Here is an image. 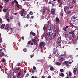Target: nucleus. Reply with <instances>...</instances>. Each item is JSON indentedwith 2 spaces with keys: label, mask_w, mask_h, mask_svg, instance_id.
<instances>
[{
  "label": "nucleus",
  "mask_w": 78,
  "mask_h": 78,
  "mask_svg": "<svg viewBox=\"0 0 78 78\" xmlns=\"http://www.w3.org/2000/svg\"><path fill=\"white\" fill-rule=\"evenodd\" d=\"M27 19H30V15L29 14H28L27 16Z\"/></svg>",
  "instance_id": "ea45409f"
},
{
  "label": "nucleus",
  "mask_w": 78,
  "mask_h": 78,
  "mask_svg": "<svg viewBox=\"0 0 78 78\" xmlns=\"http://www.w3.org/2000/svg\"><path fill=\"white\" fill-rule=\"evenodd\" d=\"M47 29V27H45V26H44L43 27V30H44V31H45V30Z\"/></svg>",
  "instance_id": "a878e982"
},
{
  "label": "nucleus",
  "mask_w": 78,
  "mask_h": 78,
  "mask_svg": "<svg viewBox=\"0 0 78 78\" xmlns=\"http://www.w3.org/2000/svg\"><path fill=\"white\" fill-rule=\"evenodd\" d=\"M33 69H34V70H36V67L35 66H33Z\"/></svg>",
  "instance_id": "3c124183"
},
{
  "label": "nucleus",
  "mask_w": 78,
  "mask_h": 78,
  "mask_svg": "<svg viewBox=\"0 0 78 78\" xmlns=\"http://www.w3.org/2000/svg\"><path fill=\"white\" fill-rule=\"evenodd\" d=\"M65 28H66V29H67V28H69V26H66L65 27Z\"/></svg>",
  "instance_id": "4d7b16f0"
},
{
  "label": "nucleus",
  "mask_w": 78,
  "mask_h": 78,
  "mask_svg": "<svg viewBox=\"0 0 78 78\" xmlns=\"http://www.w3.org/2000/svg\"><path fill=\"white\" fill-rule=\"evenodd\" d=\"M9 28V24H7L5 27V30H8Z\"/></svg>",
  "instance_id": "4468645a"
},
{
  "label": "nucleus",
  "mask_w": 78,
  "mask_h": 78,
  "mask_svg": "<svg viewBox=\"0 0 78 78\" xmlns=\"http://www.w3.org/2000/svg\"><path fill=\"white\" fill-rule=\"evenodd\" d=\"M54 70H55V68H53V67L51 66L50 68V70H51V71H53Z\"/></svg>",
  "instance_id": "aec40b11"
},
{
  "label": "nucleus",
  "mask_w": 78,
  "mask_h": 78,
  "mask_svg": "<svg viewBox=\"0 0 78 78\" xmlns=\"http://www.w3.org/2000/svg\"><path fill=\"white\" fill-rule=\"evenodd\" d=\"M73 33H74V31H73L71 32H69V34H72Z\"/></svg>",
  "instance_id": "79ce46f5"
},
{
  "label": "nucleus",
  "mask_w": 78,
  "mask_h": 78,
  "mask_svg": "<svg viewBox=\"0 0 78 78\" xmlns=\"http://www.w3.org/2000/svg\"><path fill=\"white\" fill-rule=\"evenodd\" d=\"M48 78H51V76H50V75L48 76Z\"/></svg>",
  "instance_id": "774afa93"
},
{
  "label": "nucleus",
  "mask_w": 78,
  "mask_h": 78,
  "mask_svg": "<svg viewBox=\"0 0 78 78\" xmlns=\"http://www.w3.org/2000/svg\"><path fill=\"white\" fill-rule=\"evenodd\" d=\"M5 26V24H3L2 25H1V29H3L4 28V27Z\"/></svg>",
  "instance_id": "a211bd4d"
},
{
  "label": "nucleus",
  "mask_w": 78,
  "mask_h": 78,
  "mask_svg": "<svg viewBox=\"0 0 78 78\" xmlns=\"http://www.w3.org/2000/svg\"><path fill=\"white\" fill-rule=\"evenodd\" d=\"M16 66H21V63L19 62L18 63Z\"/></svg>",
  "instance_id": "bb28decb"
},
{
  "label": "nucleus",
  "mask_w": 78,
  "mask_h": 78,
  "mask_svg": "<svg viewBox=\"0 0 78 78\" xmlns=\"http://www.w3.org/2000/svg\"><path fill=\"white\" fill-rule=\"evenodd\" d=\"M3 10L4 12H6L7 11V9H6L5 8H3Z\"/></svg>",
  "instance_id": "393cba45"
},
{
  "label": "nucleus",
  "mask_w": 78,
  "mask_h": 78,
  "mask_svg": "<svg viewBox=\"0 0 78 78\" xmlns=\"http://www.w3.org/2000/svg\"><path fill=\"white\" fill-rule=\"evenodd\" d=\"M64 62V63H65V64H67V63H68L69 61H65Z\"/></svg>",
  "instance_id": "e433bc0d"
},
{
  "label": "nucleus",
  "mask_w": 78,
  "mask_h": 78,
  "mask_svg": "<svg viewBox=\"0 0 78 78\" xmlns=\"http://www.w3.org/2000/svg\"><path fill=\"white\" fill-rule=\"evenodd\" d=\"M14 2L15 3H16V4H18V2L16 0H14Z\"/></svg>",
  "instance_id": "c03bdc74"
},
{
  "label": "nucleus",
  "mask_w": 78,
  "mask_h": 78,
  "mask_svg": "<svg viewBox=\"0 0 78 78\" xmlns=\"http://www.w3.org/2000/svg\"><path fill=\"white\" fill-rule=\"evenodd\" d=\"M78 17V16L76 15H73L71 18V20H73L74 19H76Z\"/></svg>",
  "instance_id": "39448f33"
},
{
  "label": "nucleus",
  "mask_w": 78,
  "mask_h": 78,
  "mask_svg": "<svg viewBox=\"0 0 78 78\" xmlns=\"http://www.w3.org/2000/svg\"><path fill=\"white\" fill-rule=\"evenodd\" d=\"M56 33H52L51 34V36H53V38L54 39H55V37L56 36Z\"/></svg>",
  "instance_id": "423d86ee"
},
{
  "label": "nucleus",
  "mask_w": 78,
  "mask_h": 78,
  "mask_svg": "<svg viewBox=\"0 0 78 78\" xmlns=\"http://www.w3.org/2000/svg\"><path fill=\"white\" fill-rule=\"evenodd\" d=\"M0 55L1 56H4V53L3 52H0Z\"/></svg>",
  "instance_id": "4be33fe9"
},
{
  "label": "nucleus",
  "mask_w": 78,
  "mask_h": 78,
  "mask_svg": "<svg viewBox=\"0 0 78 78\" xmlns=\"http://www.w3.org/2000/svg\"><path fill=\"white\" fill-rule=\"evenodd\" d=\"M14 1H12V6H14Z\"/></svg>",
  "instance_id": "58836bf2"
},
{
  "label": "nucleus",
  "mask_w": 78,
  "mask_h": 78,
  "mask_svg": "<svg viewBox=\"0 0 78 78\" xmlns=\"http://www.w3.org/2000/svg\"><path fill=\"white\" fill-rule=\"evenodd\" d=\"M59 75L62 78H64V73H61Z\"/></svg>",
  "instance_id": "2eb2a0df"
},
{
  "label": "nucleus",
  "mask_w": 78,
  "mask_h": 78,
  "mask_svg": "<svg viewBox=\"0 0 78 78\" xmlns=\"http://www.w3.org/2000/svg\"><path fill=\"white\" fill-rule=\"evenodd\" d=\"M64 14V13H63L62 12L61 13V14H60L61 16H63V15Z\"/></svg>",
  "instance_id": "0e129e2a"
},
{
  "label": "nucleus",
  "mask_w": 78,
  "mask_h": 78,
  "mask_svg": "<svg viewBox=\"0 0 78 78\" xmlns=\"http://www.w3.org/2000/svg\"><path fill=\"white\" fill-rule=\"evenodd\" d=\"M6 20H7V21H8V22H10V20L9 19H6Z\"/></svg>",
  "instance_id": "de8ad7c7"
},
{
  "label": "nucleus",
  "mask_w": 78,
  "mask_h": 78,
  "mask_svg": "<svg viewBox=\"0 0 78 78\" xmlns=\"http://www.w3.org/2000/svg\"><path fill=\"white\" fill-rule=\"evenodd\" d=\"M61 0H57V2H58V3H61V2H60Z\"/></svg>",
  "instance_id": "69168bd1"
},
{
  "label": "nucleus",
  "mask_w": 78,
  "mask_h": 78,
  "mask_svg": "<svg viewBox=\"0 0 78 78\" xmlns=\"http://www.w3.org/2000/svg\"><path fill=\"white\" fill-rule=\"evenodd\" d=\"M70 26H71V27H74V25H73L72 24V23H70Z\"/></svg>",
  "instance_id": "f704fd0d"
},
{
  "label": "nucleus",
  "mask_w": 78,
  "mask_h": 78,
  "mask_svg": "<svg viewBox=\"0 0 78 78\" xmlns=\"http://www.w3.org/2000/svg\"><path fill=\"white\" fill-rule=\"evenodd\" d=\"M53 54H56V50L55 48H54L53 49Z\"/></svg>",
  "instance_id": "6ab92c4d"
},
{
  "label": "nucleus",
  "mask_w": 78,
  "mask_h": 78,
  "mask_svg": "<svg viewBox=\"0 0 78 78\" xmlns=\"http://www.w3.org/2000/svg\"><path fill=\"white\" fill-rule=\"evenodd\" d=\"M3 6H2V5H0V9H3Z\"/></svg>",
  "instance_id": "e2e57ef3"
},
{
  "label": "nucleus",
  "mask_w": 78,
  "mask_h": 78,
  "mask_svg": "<svg viewBox=\"0 0 78 78\" xmlns=\"http://www.w3.org/2000/svg\"><path fill=\"white\" fill-rule=\"evenodd\" d=\"M47 35L48 37H50V33L48 32L47 33Z\"/></svg>",
  "instance_id": "cd10ccee"
},
{
  "label": "nucleus",
  "mask_w": 78,
  "mask_h": 78,
  "mask_svg": "<svg viewBox=\"0 0 78 78\" xmlns=\"http://www.w3.org/2000/svg\"><path fill=\"white\" fill-rule=\"evenodd\" d=\"M63 30L64 31H67V29H66L65 27H63Z\"/></svg>",
  "instance_id": "a19ab883"
},
{
  "label": "nucleus",
  "mask_w": 78,
  "mask_h": 78,
  "mask_svg": "<svg viewBox=\"0 0 78 78\" xmlns=\"http://www.w3.org/2000/svg\"><path fill=\"white\" fill-rule=\"evenodd\" d=\"M55 20L57 22L59 23V19L58 18L56 17L55 18Z\"/></svg>",
  "instance_id": "f8f14e48"
},
{
  "label": "nucleus",
  "mask_w": 78,
  "mask_h": 78,
  "mask_svg": "<svg viewBox=\"0 0 78 78\" xmlns=\"http://www.w3.org/2000/svg\"><path fill=\"white\" fill-rule=\"evenodd\" d=\"M63 36H65V38H67L68 37V34L66 33H64Z\"/></svg>",
  "instance_id": "ddd939ff"
},
{
  "label": "nucleus",
  "mask_w": 78,
  "mask_h": 78,
  "mask_svg": "<svg viewBox=\"0 0 78 78\" xmlns=\"http://www.w3.org/2000/svg\"><path fill=\"white\" fill-rule=\"evenodd\" d=\"M77 23V22H76V21L75 20H74L73 21V24H74V23Z\"/></svg>",
  "instance_id": "473e14b6"
},
{
  "label": "nucleus",
  "mask_w": 78,
  "mask_h": 78,
  "mask_svg": "<svg viewBox=\"0 0 78 78\" xmlns=\"http://www.w3.org/2000/svg\"><path fill=\"white\" fill-rule=\"evenodd\" d=\"M43 15H45V9H43Z\"/></svg>",
  "instance_id": "412c9836"
},
{
  "label": "nucleus",
  "mask_w": 78,
  "mask_h": 78,
  "mask_svg": "<svg viewBox=\"0 0 78 78\" xmlns=\"http://www.w3.org/2000/svg\"><path fill=\"white\" fill-rule=\"evenodd\" d=\"M35 72V71H34V70H32V73H34Z\"/></svg>",
  "instance_id": "338daca9"
},
{
  "label": "nucleus",
  "mask_w": 78,
  "mask_h": 78,
  "mask_svg": "<svg viewBox=\"0 0 78 78\" xmlns=\"http://www.w3.org/2000/svg\"><path fill=\"white\" fill-rule=\"evenodd\" d=\"M23 50L24 52H27V49L26 48H24Z\"/></svg>",
  "instance_id": "4c0bfd02"
},
{
  "label": "nucleus",
  "mask_w": 78,
  "mask_h": 78,
  "mask_svg": "<svg viewBox=\"0 0 78 78\" xmlns=\"http://www.w3.org/2000/svg\"><path fill=\"white\" fill-rule=\"evenodd\" d=\"M18 25L19 27H20V23L19 22L18 23Z\"/></svg>",
  "instance_id": "864d4df0"
},
{
  "label": "nucleus",
  "mask_w": 78,
  "mask_h": 78,
  "mask_svg": "<svg viewBox=\"0 0 78 78\" xmlns=\"http://www.w3.org/2000/svg\"><path fill=\"white\" fill-rule=\"evenodd\" d=\"M28 44L30 45V44H31V41H28Z\"/></svg>",
  "instance_id": "052dcab7"
},
{
  "label": "nucleus",
  "mask_w": 78,
  "mask_h": 78,
  "mask_svg": "<svg viewBox=\"0 0 78 78\" xmlns=\"http://www.w3.org/2000/svg\"><path fill=\"white\" fill-rule=\"evenodd\" d=\"M32 35L34 36H36V34L34 32H32Z\"/></svg>",
  "instance_id": "49530a36"
},
{
  "label": "nucleus",
  "mask_w": 78,
  "mask_h": 78,
  "mask_svg": "<svg viewBox=\"0 0 78 78\" xmlns=\"http://www.w3.org/2000/svg\"><path fill=\"white\" fill-rule=\"evenodd\" d=\"M66 10L69 9V6H66Z\"/></svg>",
  "instance_id": "603ef678"
},
{
  "label": "nucleus",
  "mask_w": 78,
  "mask_h": 78,
  "mask_svg": "<svg viewBox=\"0 0 78 78\" xmlns=\"http://www.w3.org/2000/svg\"><path fill=\"white\" fill-rule=\"evenodd\" d=\"M7 17H8V16L6 15L5 16V19H7Z\"/></svg>",
  "instance_id": "680f3d73"
},
{
  "label": "nucleus",
  "mask_w": 78,
  "mask_h": 78,
  "mask_svg": "<svg viewBox=\"0 0 78 78\" xmlns=\"http://www.w3.org/2000/svg\"><path fill=\"white\" fill-rule=\"evenodd\" d=\"M37 61L39 62H42V61L41 60H38Z\"/></svg>",
  "instance_id": "09e8293b"
},
{
  "label": "nucleus",
  "mask_w": 78,
  "mask_h": 78,
  "mask_svg": "<svg viewBox=\"0 0 78 78\" xmlns=\"http://www.w3.org/2000/svg\"><path fill=\"white\" fill-rule=\"evenodd\" d=\"M17 76H19V75H21V73L20 72H18L17 73Z\"/></svg>",
  "instance_id": "2f4dec72"
},
{
  "label": "nucleus",
  "mask_w": 78,
  "mask_h": 78,
  "mask_svg": "<svg viewBox=\"0 0 78 78\" xmlns=\"http://www.w3.org/2000/svg\"><path fill=\"white\" fill-rule=\"evenodd\" d=\"M59 62H62L64 61V58H60L58 59Z\"/></svg>",
  "instance_id": "dca6fc26"
},
{
  "label": "nucleus",
  "mask_w": 78,
  "mask_h": 78,
  "mask_svg": "<svg viewBox=\"0 0 78 78\" xmlns=\"http://www.w3.org/2000/svg\"><path fill=\"white\" fill-rule=\"evenodd\" d=\"M2 61L3 62H6V59L4 58H3Z\"/></svg>",
  "instance_id": "c9c22d12"
},
{
  "label": "nucleus",
  "mask_w": 78,
  "mask_h": 78,
  "mask_svg": "<svg viewBox=\"0 0 78 78\" xmlns=\"http://www.w3.org/2000/svg\"><path fill=\"white\" fill-rule=\"evenodd\" d=\"M76 71H77V68H75L73 69V73L74 75L76 74Z\"/></svg>",
  "instance_id": "6e6552de"
},
{
  "label": "nucleus",
  "mask_w": 78,
  "mask_h": 78,
  "mask_svg": "<svg viewBox=\"0 0 78 78\" xmlns=\"http://www.w3.org/2000/svg\"><path fill=\"white\" fill-rule=\"evenodd\" d=\"M66 7L65 6L64 7V11H66Z\"/></svg>",
  "instance_id": "bf43d9fd"
},
{
  "label": "nucleus",
  "mask_w": 78,
  "mask_h": 78,
  "mask_svg": "<svg viewBox=\"0 0 78 78\" xmlns=\"http://www.w3.org/2000/svg\"><path fill=\"white\" fill-rule=\"evenodd\" d=\"M31 78H37V77H35L34 76H32Z\"/></svg>",
  "instance_id": "13d9d810"
},
{
  "label": "nucleus",
  "mask_w": 78,
  "mask_h": 78,
  "mask_svg": "<svg viewBox=\"0 0 78 78\" xmlns=\"http://www.w3.org/2000/svg\"><path fill=\"white\" fill-rule=\"evenodd\" d=\"M29 14H30V15H32V16H33V12L32 11H30Z\"/></svg>",
  "instance_id": "7c9ffc66"
},
{
  "label": "nucleus",
  "mask_w": 78,
  "mask_h": 78,
  "mask_svg": "<svg viewBox=\"0 0 78 78\" xmlns=\"http://www.w3.org/2000/svg\"><path fill=\"white\" fill-rule=\"evenodd\" d=\"M45 45V42H40L39 43V47L40 48H42Z\"/></svg>",
  "instance_id": "f03ea898"
},
{
  "label": "nucleus",
  "mask_w": 78,
  "mask_h": 78,
  "mask_svg": "<svg viewBox=\"0 0 78 78\" xmlns=\"http://www.w3.org/2000/svg\"><path fill=\"white\" fill-rule=\"evenodd\" d=\"M51 14H55V11L53 9H51Z\"/></svg>",
  "instance_id": "1a4fd4ad"
},
{
  "label": "nucleus",
  "mask_w": 78,
  "mask_h": 78,
  "mask_svg": "<svg viewBox=\"0 0 78 78\" xmlns=\"http://www.w3.org/2000/svg\"><path fill=\"white\" fill-rule=\"evenodd\" d=\"M60 71L61 72H64V70L62 69H60Z\"/></svg>",
  "instance_id": "8fccbe9b"
},
{
  "label": "nucleus",
  "mask_w": 78,
  "mask_h": 78,
  "mask_svg": "<svg viewBox=\"0 0 78 78\" xmlns=\"http://www.w3.org/2000/svg\"><path fill=\"white\" fill-rule=\"evenodd\" d=\"M72 3L74 4V3H76V0H71Z\"/></svg>",
  "instance_id": "c85d7f7f"
},
{
  "label": "nucleus",
  "mask_w": 78,
  "mask_h": 78,
  "mask_svg": "<svg viewBox=\"0 0 78 78\" xmlns=\"http://www.w3.org/2000/svg\"><path fill=\"white\" fill-rule=\"evenodd\" d=\"M16 6L17 8L18 9L19 8V7H20V5L18 4H16Z\"/></svg>",
  "instance_id": "c756f323"
},
{
  "label": "nucleus",
  "mask_w": 78,
  "mask_h": 78,
  "mask_svg": "<svg viewBox=\"0 0 78 78\" xmlns=\"http://www.w3.org/2000/svg\"><path fill=\"white\" fill-rule=\"evenodd\" d=\"M24 12H25V10L23 9L21 10V11L19 12V14H20L21 16H22V17H23V16H24Z\"/></svg>",
  "instance_id": "20e7f679"
},
{
  "label": "nucleus",
  "mask_w": 78,
  "mask_h": 78,
  "mask_svg": "<svg viewBox=\"0 0 78 78\" xmlns=\"http://www.w3.org/2000/svg\"><path fill=\"white\" fill-rule=\"evenodd\" d=\"M9 2V0H5V3L6 4V3H8V2Z\"/></svg>",
  "instance_id": "72a5a7b5"
},
{
  "label": "nucleus",
  "mask_w": 78,
  "mask_h": 78,
  "mask_svg": "<svg viewBox=\"0 0 78 78\" xmlns=\"http://www.w3.org/2000/svg\"><path fill=\"white\" fill-rule=\"evenodd\" d=\"M4 67H5V66L1 65L0 66V69H4Z\"/></svg>",
  "instance_id": "b1692460"
},
{
  "label": "nucleus",
  "mask_w": 78,
  "mask_h": 78,
  "mask_svg": "<svg viewBox=\"0 0 78 78\" xmlns=\"http://www.w3.org/2000/svg\"><path fill=\"white\" fill-rule=\"evenodd\" d=\"M61 37L60 36L58 38L57 40L56 44L57 45H59L61 44Z\"/></svg>",
  "instance_id": "7ed1b4c3"
},
{
  "label": "nucleus",
  "mask_w": 78,
  "mask_h": 78,
  "mask_svg": "<svg viewBox=\"0 0 78 78\" xmlns=\"http://www.w3.org/2000/svg\"><path fill=\"white\" fill-rule=\"evenodd\" d=\"M52 37H50L49 38V41H50L51 40H52Z\"/></svg>",
  "instance_id": "a18cd8bd"
},
{
  "label": "nucleus",
  "mask_w": 78,
  "mask_h": 78,
  "mask_svg": "<svg viewBox=\"0 0 78 78\" xmlns=\"http://www.w3.org/2000/svg\"><path fill=\"white\" fill-rule=\"evenodd\" d=\"M66 14L67 15L70 16L71 14H72V10H68L66 12Z\"/></svg>",
  "instance_id": "0eeeda50"
},
{
  "label": "nucleus",
  "mask_w": 78,
  "mask_h": 78,
  "mask_svg": "<svg viewBox=\"0 0 78 78\" xmlns=\"http://www.w3.org/2000/svg\"><path fill=\"white\" fill-rule=\"evenodd\" d=\"M56 65H57V66H61V63L59 62H57L56 63Z\"/></svg>",
  "instance_id": "5701e85b"
},
{
  "label": "nucleus",
  "mask_w": 78,
  "mask_h": 78,
  "mask_svg": "<svg viewBox=\"0 0 78 78\" xmlns=\"http://www.w3.org/2000/svg\"><path fill=\"white\" fill-rule=\"evenodd\" d=\"M47 28L48 30H49V31H50V30H51V25H48Z\"/></svg>",
  "instance_id": "9d476101"
},
{
  "label": "nucleus",
  "mask_w": 78,
  "mask_h": 78,
  "mask_svg": "<svg viewBox=\"0 0 78 78\" xmlns=\"http://www.w3.org/2000/svg\"><path fill=\"white\" fill-rule=\"evenodd\" d=\"M69 76H71V75H72V72H69Z\"/></svg>",
  "instance_id": "6e6d98bb"
},
{
  "label": "nucleus",
  "mask_w": 78,
  "mask_h": 78,
  "mask_svg": "<svg viewBox=\"0 0 78 78\" xmlns=\"http://www.w3.org/2000/svg\"><path fill=\"white\" fill-rule=\"evenodd\" d=\"M39 39L37 38L32 40V41L34 43V44L35 45H36V44L39 42Z\"/></svg>",
  "instance_id": "f257e3e1"
},
{
  "label": "nucleus",
  "mask_w": 78,
  "mask_h": 78,
  "mask_svg": "<svg viewBox=\"0 0 78 78\" xmlns=\"http://www.w3.org/2000/svg\"><path fill=\"white\" fill-rule=\"evenodd\" d=\"M50 21H48L47 22L48 23V25H50Z\"/></svg>",
  "instance_id": "5fc2aeb1"
},
{
  "label": "nucleus",
  "mask_w": 78,
  "mask_h": 78,
  "mask_svg": "<svg viewBox=\"0 0 78 78\" xmlns=\"http://www.w3.org/2000/svg\"><path fill=\"white\" fill-rule=\"evenodd\" d=\"M60 58H62V59H64V55H61L60 57Z\"/></svg>",
  "instance_id": "37998d69"
},
{
  "label": "nucleus",
  "mask_w": 78,
  "mask_h": 78,
  "mask_svg": "<svg viewBox=\"0 0 78 78\" xmlns=\"http://www.w3.org/2000/svg\"><path fill=\"white\" fill-rule=\"evenodd\" d=\"M72 36L73 39H75V34L74 33H73L72 34Z\"/></svg>",
  "instance_id": "f3484780"
},
{
  "label": "nucleus",
  "mask_w": 78,
  "mask_h": 78,
  "mask_svg": "<svg viewBox=\"0 0 78 78\" xmlns=\"http://www.w3.org/2000/svg\"><path fill=\"white\" fill-rule=\"evenodd\" d=\"M19 69L17 68L15 69V71H14V72H15V73H17L18 72H19Z\"/></svg>",
  "instance_id": "9b49d317"
}]
</instances>
